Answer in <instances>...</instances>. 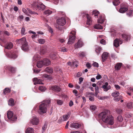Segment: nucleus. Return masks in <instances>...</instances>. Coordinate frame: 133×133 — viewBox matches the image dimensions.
Segmentation results:
<instances>
[{"mask_svg": "<svg viewBox=\"0 0 133 133\" xmlns=\"http://www.w3.org/2000/svg\"><path fill=\"white\" fill-rule=\"evenodd\" d=\"M7 116L8 118L12 121H15L17 119V117L14 115L13 112L10 111H9L7 113Z\"/></svg>", "mask_w": 133, "mask_h": 133, "instance_id": "obj_5", "label": "nucleus"}, {"mask_svg": "<svg viewBox=\"0 0 133 133\" xmlns=\"http://www.w3.org/2000/svg\"><path fill=\"white\" fill-rule=\"evenodd\" d=\"M9 70L12 73H14L16 71V69L12 67H10V68Z\"/></svg>", "mask_w": 133, "mask_h": 133, "instance_id": "obj_46", "label": "nucleus"}, {"mask_svg": "<svg viewBox=\"0 0 133 133\" xmlns=\"http://www.w3.org/2000/svg\"><path fill=\"white\" fill-rule=\"evenodd\" d=\"M122 65L121 63H117L115 66V68L116 70H119L121 68Z\"/></svg>", "mask_w": 133, "mask_h": 133, "instance_id": "obj_28", "label": "nucleus"}, {"mask_svg": "<svg viewBox=\"0 0 133 133\" xmlns=\"http://www.w3.org/2000/svg\"><path fill=\"white\" fill-rule=\"evenodd\" d=\"M47 128V125L46 124H44V126L42 127V132L43 133L44 131Z\"/></svg>", "mask_w": 133, "mask_h": 133, "instance_id": "obj_44", "label": "nucleus"}, {"mask_svg": "<svg viewBox=\"0 0 133 133\" xmlns=\"http://www.w3.org/2000/svg\"><path fill=\"white\" fill-rule=\"evenodd\" d=\"M108 83L106 82L105 84L102 86V88L103 89L104 91H107L108 90L107 86L108 85Z\"/></svg>", "mask_w": 133, "mask_h": 133, "instance_id": "obj_27", "label": "nucleus"}, {"mask_svg": "<svg viewBox=\"0 0 133 133\" xmlns=\"http://www.w3.org/2000/svg\"><path fill=\"white\" fill-rule=\"evenodd\" d=\"M4 34L5 35L8 36L10 35L9 33L7 31H5L4 32Z\"/></svg>", "mask_w": 133, "mask_h": 133, "instance_id": "obj_60", "label": "nucleus"}, {"mask_svg": "<svg viewBox=\"0 0 133 133\" xmlns=\"http://www.w3.org/2000/svg\"><path fill=\"white\" fill-rule=\"evenodd\" d=\"M21 35H25L26 34L25 29L24 27H23L21 29Z\"/></svg>", "mask_w": 133, "mask_h": 133, "instance_id": "obj_41", "label": "nucleus"}, {"mask_svg": "<svg viewBox=\"0 0 133 133\" xmlns=\"http://www.w3.org/2000/svg\"><path fill=\"white\" fill-rule=\"evenodd\" d=\"M50 57L52 59H54L56 58V54L54 53H51L50 55Z\"/></svg>", "mask_w": 133, "mask_h": 133, "instance_id": "obj_30", "label": "nucleus"}, {"mask_svg": "<svg viewBox=\"0 0 133 133\" xmlns=\"http://www.w3.org/2000/svg\"><path fill=\"white\" fill-rule=\"evenodd\" d=\"M57 104L59 105H61L63 103V101L59 99H57L56 100Z\"/></svg>", "mask_w": 133, "mask_h": 133, "instance_id": "obj_43", "label": "nucleus"}, {"mask_svg": "<svg viewBox=\"0 0 133 133\" xmlns=\"http://www.w3.org/2000/svg\"><path fill=\"white\" fill-rule=\"evenodd\" d=\"M26 9H27L26 10L25 8H23L22 9L23 12L26 14L28 15V12L30 14H37L38 15V14L37 13L32 11L30 9L28 8H27Z\"/></svg>", "mask_w": 133, "mask_h": 133, "instance_id": "obj_8", "label": "nucleus"}, {"mask_svg": "<svg viewBox=\"0 0 133 133\" xmlns=\"http://www.w3.org/2000/svg\"><path fill=\"white\" fill-rule=\"evenodd\" d=\"M43 65H44L43 61H39L37 62V66L38 68H41Z\"/></svg>", "mask_w": 133, "mask_h": 133, "instance_id": "obj_21", "label": "nucleus"}, {"mask_svg": "<svg viewBox=\"0 0 133 133\" xmlns=\"http://www.w3.org/2000/svg\"><path fill=\"white\" fill-rule=\"evenodd\" d=\"M16 42V43L18 44L22 45L21 48L23 50L26 51L28 50L29 47L25 38L23 37L21 39H17Z\"/></svg>", "mask_w": 133, "mask_h": 133, "instance_id": "obj_2", "label": "nucleus"}, {"mask_svg": "<svg viewBox=\"0 0 133 133\" xmlns=\"http://www.w3.org/2000/svg\"><path fill=\"white\" fill-rule=\"evenodd\" d=\"M40 71V70L37 69H34V72L36 73H38Z\"/></svg>", "mask_w": 133, "mask_h": 133, "instance_id": "obj_64", "label": "nucleus"}, {"mask_svg": "<svg viewBox=\"0 0 133 133\" xmlns=\"http://www.w3.org/2000/svg\"><path fill=\"white\" fill-rule=\"evenodd\" d=\"M50 102V100L45 101L44 103L41 104L39 106L38 112L40 114H43L46 113L47 111V105Z\"/></svg>", "mask_w": 133, "mask_h": 133, "instance_id": "obj_1", "label": "nucleus"}, {"mask_svg": "<svg viewBox=\"0 0 133 133\" xmlns=\"http://www.w3.org/2000/svg\"><path fill=\"white\" fill-rule=\"evenodd\" d=\"M99 12L96 10H95L93 11V14L94 15V16H98V15L99 14Z\"/></svg>", "mask_w": 133, "mask_h": 133, "instance_id": "obj_48", "label": "nucleus"}, {"mask_svg": "<svg viewBox=\"0 0 133 133\" xmlns=\"http://www.w3.org/2000/svg\"><path fill=\"white\" fill-rule=\"evenodd\" d=\"M39 89L41 91L44 92L46 90V88L44 87L40 86L39 87Z\"/></svg>", "mask_w": 133, "mask_h": 133, "instance_id": "obj_39", "label": "nucleus"}, {"mask_svg": "<svg viewBox=\"0 0 133 133\" xmlns=\"http://www.w3.org/2000/svg\"><path fill=\"white\" fill-rule=\"evenodd\" d=\"M33 81L35 82L34 83V84L35 85L38 84H43V83L42 82V81L40 79H38L36 78H34L33 79Z\"/></svg>", "mask_w": 133, "mask_h": 133, "instance_id": "obj_16", "label": "nucleus"}, {"mask_svg": "<svg viewBox=\"0 0 133 133\" xmlns=\"http://www.w3.org/2000/svg\"><path fill=\"white\" fill-rule=\"evenodd\" d=\"M30 122L33 125H37L39 122V120L36 116H34L33 117Z\"/></svg>", "mask_w": 133, "mask_h": 133, "instance_id": "obj_11", "label": "nucleus"}, {"mask_svg": "<svg viewBox=\"0 0 133 133\" xmlns=\"http://www.w3.org/2000/svg\"><path fill=\"white\" fill-rule=\"evenodd\" d=\"M7 56L8 57L13 59H15L17 57V55L14 54H11V53L9 54H7Z\"/></svg>", "mask_w": 133, "mask_h": 133, "instance_id": "obj_22", "label": "nucleus"}, {"mask_svg": "<svg viewBox=\"0 0 133 133\" xmlns=\"http://www.w3.org/2000/svg\"><path fill=\"white\" fill-rule=\"evenodd\" d=\"M43 61L44 65L48 66L51 64L50 61L48 59H45Z\"/></svg>", "mask_w": 133, "mask_h": 133, "instance_id": "obj_20", "label": "nucleus"}, {"mask_svg": "<svg viewBox=\"0 0 133 133\" xmlns=\"http://www.w3.org/2000/svg\"><path fill=\"white\" fill-rule=\"evenodd\" d=\"M70 116V115L68 114L63 115V121H66L69 118Z\"/></svg>", "mask_w": 133, "mask_h": 133, "instance_id": "obj_32", "label": "nucleus"}, {"mask_svg": "<svg viewBox=\"0 0 133 133\" xmlns=\"http://www.w3.org/2000/svg\"><path fill=\"white\" fill-rule=\"evenodd\" d=\"M33 5L35 9H36V10L37 8L40 10H43L45 7V6L42 3L39 1L37 2V4L34 3L33 4Z\"/></svg>", "mask_w": 133, "mask_h": 133, "instance_id": "obj_4", "label": "nucleus"}, {"mask_svg": "<svg viewBox=\"0 0 133 133\" xmlns=\"http://www.w3.org/2000/svg\"><path fill=\"white\" fill-rule=\"evenodd\" d=\"M128 8L126 3L124 4H122L121 5V8L119 10V12L121 13H123L127 11Z\"/></svg>", "mask_w": 133, "mask_h": 133, "instance_id": "obj_7", "label": "nucleus"}, {"mask_svg": "<svg viewBox=\"0 0 133 133\" xmlns=\"http://www.w3.org/2000/svg\"><path fill=\"white\" fill-rule=\"evenodd\" d=\"M119 98H116L114 99L115 101H118L120 100L121 99H122V97L121 96H119Z\"/></svg>", "mask_w": 133, "mask_h": 133, "instance_id": "obj_55", "label": "nucleus"}, {"mask_svg": "<svg viewBox=\"0 0 133 133\" xmlns=\"http://www.w3.org/2000/svg\"><path fill=\"white\" fill-rule=\"evenodd\" d=\"M117 119L119 121L121 122L123 120L122 117L121 115H119L117 117Z\"/></svg>", "mask_w": 133, "mask_h": 133, "instance_id": "obj_50", "label": "nucleus"}, {"mask_svg": "<svg viewBox=\"0 0 133 133\" xmlns=\"http://www.w3.org/2000/svg\"><path fill=\"white\" fill-rule=\"evenodd\" d=\"M108 53L106 52H103L102 55V61L103 62H104L105 60L107 58L108 56Z\"/></svg>", "mask_w": 133, "mask_h": 133, "instance_id": "obj_18", "label": "nucleus"}, {"mask_svg": "<svg viewBox=\"0 0 133 133\" xmlns=\"http://www.w3.org/2000/svg\"><path fill=\"white\" fill-rule=\"evenodd\" d=\"M34 130L32 128H28L26 130V133H34Z\"/></svg>", "mask_w": 133, "mask_h": 133, "instance_id": "obj_26", "label": "nucleus"}, {"mask_svg": "<svg viewBox=\"0 0 133 133\" xmlns=\"http://www.w3.org/2000/svg\"><path fill=\"white\" fill-rule=\"evenodd\" d=\"M107 122L110 125H112L114 123V119L111 116L109 115V117L107 119Z\"/></svg>", "mask_w": 133, "mask_h": 133, "instance_id": "obj_13", "label": "nucleus"}, {"mask_svg": "<svg viewBox=\"0 0 133 133\" xmlns=\"http://www.w3.org/2000/svg\"><path fill=\"white\" fill-rule=\"evenodd\" d=\"M51 90L56 92H59L61 90V88L58 86L54 85L52 86L50 88Z\"/></svg>", "mask_w": 133, "mask_h": 133, "instance_id": "obj_14", "label": "nucleus"}, {"mask_svg": "<svg viewBox=\"0 0 133 133\" xmlns=\"http://www.w3.org/2000/svg\"><path fill=\"white\" fill-rule=\"evenodd\" d=\"M95 67H98L99 66L98 64L96 62H94L92 64Z\"/></svg>", "mask_w": 133, "mask_h": 133, "instance_id": "obj_53", "label": "nucleus"}, {"mask_svg": "<svg viewBox=\"0 0 133 133\" xmlns=\"http://www.w3.org/2000/svg\"><path fill=\"white\" fill-rule=\"evenodd\" d=\"M119 95V93L115 91L113 92L112 94V96L115 97H117Z\"/></svg>", "mask_w": 133, "mask_h": 133, "instance_id": "obj_33", "label": "nucleus"}, {"mask_svg": "<svg viewBox=\"0 0 133 133\" xmlns=\"http://www.w3.org/2000/svg\"><path fill=\"white\" fill-rule=\"evenodd\" d=\"M86 65L87 67L88 68H90L91 67L90 64L89 63H87Z\"/></svg>", "mask_w": 133, "mask_h": 133, "instance_id": "obj_62", "label": "nucleus"}, {"mask_svg": "<svg viewBox=\"0 0 133 133\" xmlns=\"http://www.w3.org/2000/svg\"><path fill=\"white\" fill-rule=\"evenodd\" d=\"M104 19L101 18L98 20V22L100 23H103L104 22Z\"/></svg>", "mask_w": 133, "mask_h": 133, "instance_id": "obj_52", "label": "nucleus"}, {"mask_svg": "<svg viewBox=\"0 0 133 133\" xmlns=\"http://www.w3.org/2000/svg\"><path fill=\"white\" fill-rule=\"evenodd\" d=\"M100 43L103 45H105V41L104 39H102L100 41Z\"/></svg>", "mask_w": 133, "mask_h": 133, "instance_id": "obj_56", "label": "nucleus"}, {"mask_svg": "<svg viewBox=\"0 0 133 133\" xmlns=\"http://www.w3.org/2000/svg\"><path fill=\"white\" fill-rule=\"evenodd\" d=\"M38 42L40 44H43L45 42L44 39H39L38 40Z\"/></svg>", "mask_w": 133, "mask_h": 133, "instance_id": "obj_37", "label": "nucleus"}, {"mask_svg": "<svg viewBox=\"0 0 133 133\" xmlns=\"http://www.w3.org/2000/svg\"><path fill=\"white\" fill-rule=\"evenodd\" d=\"M76 62H73L72 63H71L70 62H69L68 63V65H70V66H74V63H76Z\"/></svg>", "mask_w": 133, "mask_h": 133, "instance_id": "obj_51", "label": "nucleus"}, {"mask_svg": "<svg viewBox=\"0 0 133 133\" xmlns=\"http://www.w3.org/2000/svg\"><path fill=\"white\" fill-rule=\"evenodd\" d=\"M119 3V0H115L113 2V4L115 6L118 5Z\"/></svg>", "mask_w": 133, "mask_h": 133, "instance_id": "obj_42", "label": "nucleus"}, {"mask_svg": "<svg viewBox=\"0 0 133 133\" xmlns=\"http://www.w3.org/2000/svg\"><path fill=\"white\" fill-rule=\"evenodd\" d=\"M95 96L96 97L97 96V95L99 93V91L98 87H96L95 89Z\"/></svg>", "mask_w": 133, "mask_h": 133, "instance_id": "obj_35", "label": "nucleus"}, {"mask_svg": "<svg viewBox=\"0 0 133 133\" xmlns=\"http://www.w3.org/2000/svg\"><path fill=\"white\" fill-rule=\"evenodd\" d=\"M52 11H51L49 10H48L44 12V14L45 15H49L51 14L52 13Z\"/></svg>", "mask_w": 133, "mask_h": 133, "instance_id": "obj_38", "label": "nucleus"}, {"mask_svg": "<svg viewBox=\"0 0 133 133\" xmlns=\"http://www.w3.org/2000/svg\"><path fill=\"white\" fill-rule=\"evenodd\" d=\"M89 99L90 101H94V99L93 97L90 96L89 97Z\"/></svg>", "mask_w": 133, "mask_h": 133, "instance_id": "obj_61", "label": "nucleus"}, {"mask_svg": "<svg viewBox=\"0 0 133 133\" xmlns=\"http://www.w3.org/2000/svg\"><path fill=\"white\" fill-rule=\"evenodd\" d=\"M10 90L9 88H6L3 90V93L4 94H6L7 93L10 92Z\"/></svg>", "mask_w": 133, "mask_h": 133, "instance_id": "obj_36", "label": "nucleus"}, {"mask_svg": "<svg viewBox=\"0 0 133 133\" xmlns=\"http://www.w3.org/2000/svg\"><path fill=\"white\" fill-rule=\"evenodd\" d=\"M83 45V43L81 39H79L77 43L75 45V47L76 49H78L81 47Z\"/></svg>", "mask_w": 133, "mask_h": 133, "instance_id": "obj_12", "label": "nucleus"}, {"mask_svg": "<svg viewBox=\"0 0 133 133\" xmlns=\"http://www.w3.org/2000/svg\"><path fill=\"white\" fill-rule=\"evenodd\" d=\"M13 44L11 43H7L5 46V48L7 49H11L13 47Z\"/></svg>", "mask_w": 133, "mask_h": 133, "instance_id": "obj_23", "label": "nucleus"}, {"mask_svg": "<svg viewBox=\"0 0 133 133\" xmlns=\"http://www.w3.org/2000/svg\"><path fill=\"white\" fill-rule=\"evenodd\" d=\"M70 34H72V35L70 36L68 43L70 44H71L74 42L75 40L76 37L75 35L76 32L75 31H72L70 32Z\"/></svg>", "mask_w": 133, "mask_h": 133, "instance_id": "obj_6", "label": "nucleus"}, {"mask_svg": "<svg viewBox=\"0 0 133 133\" xmlns=\"http://www.w3.org/2000/svg\"><path fill=\"white\" fill-rule=\"evenodd\" d=\"M57 24L63 26L65 23V21L63 17L58 19L57 21Z\"/></svg>", "mask_w": 133, "mask_h": 133, "instance_id": "obj_9", "label": "nucleus"}, {"mask_svg": "<svg viewBox=\"0 0 133 133\" xmlns=\"http://www.w3.org/2000/svg\"><path fill=\"white\" fill-rule=\"evenodd\" d=\"M47 49L46 48L42 47L41 48L40 52L42 54H44L47 52Z\"/></svg>", "mask_w": 133, "mask_h": 133, "instance_id": "obj_29", "label": "nucleus"}, {"mask_svg": "<svg viewBox=\"0 0 133 133\" xmlns=\"http://www.w3.org/2000/svg\"><path fill=\"white\" fill-rule=\"evenodd\" d=\"M90 108L91 110L94 111L96 108V107L95 105H92L90 106Z\"/></svg>", "mask_w": 133, "mask_h": 133, "instance_id": "obj_45", "label": "nucleus"}, {"mask_svg": "<svg viewBox=\"0 0 133 133\" xmlns=\"http://www.w3.org/2000/svg\"><path fill=\"white\" fill-rule=\"evenodd\" d=\"M117 112L119 114H121L122 112V110L121 109H118L117 110Z\"/></svg>", "mask_w": 133, "mask_h": 133, "instance_id": "obj_59", "label": "nucleus"}, {"mask_svg": "<svg viewBox=\"0 0 133 133\" xmlns=\"http://www.w3.org/2000/svg\"><path fill=\"white\" fill-rule=\"evenodd\" d=\"M122 37L123 39L126 40L128 41L130 39V36L129 35L124 34L122 35Z\"/></svg>", "mask_w": 133, "mask_h": 133, "instance_id": "obj_17", "label": "nucleus"}, {"mask_svg": "<svg viewBox=\"0 0 133 133\" xmlns=\"http://www.w3.org/2000/svg\"><path fill=\"white\" fill-rule=\"evenodd\" d=\"M95 29H102V26L99 24L95 25L94 26Z\"/></svg>", "mask_w": 133, "mask_h": 133, "instance_id": "obj_34", "label": "nucleus"}, {"mask_svg": "<svg viewBox=\"0 0 133 133\" xmlns=\"http://www.w3.org/2000/svg\"><path fill=\"white\" fill-rule=\"evenodd\" d=\"M81 126V124L78 123H73L70 125V127L75 128H78Z\"/></svg>", "mask_w": 133, "mask_h": 133, "instance_id": "obj_15", "label": "nucleus"}, {"mask_svg": "<svg viewBox=\"0 0 133 133\" xmlns=\"http://www.w3.org/2000/svg\"><path fill=\"white\" fill-rule=\"evenodd\" d=\"M102 50V48L101 47L97 46L95 49V51L98 55L100 54L101 51Z\"/></svg>", "mask_w": 133, "mask_h": 133, "instance_id": "obj_19", "label": "nucleus"}, {"mask_svg": "<svg viewBox=\"0 0 133 133\" xmlns=\"http://www.w3.org/2000/svg\"><path fill=\"white\" fill-rule=\"evenodd\" d=\"M38 55L37 54H36L33 57V60L34 61L36 60H37L36 59H38Z\"/></svg>", "mask_w": 133, "mask_h": 133, "instance_id": "obj_54", "label": "nucleus"}, {"mask_svg": "<svg viewBox=\"0 0 133 133\" xmlns=\"http://www.w3.org/2000/svg\"><path fill=\"white\" fill-rule=\"evenodd\" d=\"M122 43V41L120 39L116 38L114 41V46L116 48L119 46V44H121Z\"/></svg>", "mask_w": 133, "mask_h": 133, "instance_id": "obj_10", "label": "nucleus"}, {"mask_svg": "<svg viewBox=\"0 0 133 133\" xmlns=\"http://www.w3.org/2000/svg\"><path fill=\"white\" fill-rule=\"evenodd\" d=\"M115 87L117 90H118L120 89V87L118 85H114Z\"/></svg>", "mask_w": 133, "mask_h": 133, "instance_id": "obj_58", "label": "nucleus"}, {"mask_svg": "<svg viewBox=\"0 0 133 133\" xmlns=\"http://www.w3.org/2000/svg\"><path fill=\"white\" fill-rule=\"evenodd\" d=\"M127 106V107L129 109H131L132 108V103L131 102H130L128 103Z\"/></svg>", "mask_w": 133, "mask_h": 133, "instance_id": "obj_40", "label": "nucleus"}, {"mask_svg": "<svg viewBox=\"0 0 133 133\" xmlns=\"http://www.w3.org/2000/svg\"><path fill=\"white\" fill-rule=\"evenodd\" d=\"M110 112L108 110H107L104 112H102L99 114V116L101 118L102 121L106 123L107 119L109 117Z\"/></svg>", "mask_w": 133, "mask_h": 133, "instance_id": "obj_3", "label": "nucleus"}, {"mask_svg": "<svg viewBox=\"0 0 133 133\" xmlns=\"http://www.w3.org/2000/svg\"><path fill=\"white\" fill-rule=\"evenodd\" d=\"M127 14L128 16H132V10H130L127 13Z\"/></svg>", "mask_w": 133, "mask_h": 133, "instance_id": "obj_47", "label": "nucleus"}, {"mask_svg": "<svg viewBox=\"0 0 133 133\" xmlns=\"http://www.w3.org/2000/svg\"><path fill=\"white\" fill-rule=\"evenodd\" d=\"M60 50L64 52L67 51V50L66 48L64 47H62L60 48Z\"/></svg>", "mask_w": 133, "mask_h": 133, "instance_id": "obj_49", "label": "nucleus"}, {"mask_svg": "<svg viewBox=\"0 0 133 133\" xmlns=\"http://www.w3.org/2000/svg\"><path fill=\"white\" fill-rule=\"evenodd\" d=\"M86 16L87 18V24L90 25L91 23V18L88 14H87Z\"/></svg>", "mask_w": 133, "mask_h": 133, "instance_id": "obj_24", "label": "nucleus"}, {"mask_svg": "<svg viewBox=\"0 0 133 133\" xmlns=\"http://www.w3.org/2000/svg\"><path fill=\"white\" fill-rule=\"evenodd\" d=\"M8 104L10 106L14 105V103L13 99L12 98H11L8 101Z\"/></svg>", "mask_w": 133, "mask_h": 133, "instance_id": "obj_31", "label": "nucleus"}, {"mask_svg": "<svg viewBox=\"0 0 133 133\" xmlns=\"http://www.w3.org/2000/svg\"><path fill=\"white\" fill-rule=\"evenodd\" d=\"M45 71L47 73H52L53 72V70L52 68L49 67H47L45 69Z\"/></svg>", "mask_w": 133, "mask_h": 133, "instance_id": "obj_25", "label": "nucleus"}, {"mask_svg": "<svg viewBox=\"0 0 133 133\" xmlns=\"http://www.w3.org/2000/svg\"><path fill=\"white\" fill-rule=\"evenodd\" d=\"M73 92L75 94V95L76 96H78L77 94L78 91L77 90H74L73 91Z\"/></svg>", "mask_w": 133, "mask_h": 133, "instance_id": "obj_63", "label": "nucleus"}, {"mask_svg": "<svg viewBox=\"0 0 133 133\" xmlns=\"http://www.w3.org/2000/svg\"><path fill=\"white\" fill-rule=\"evenodd\" d=\"M101 78V76L99 74H98L97 75L96 77V79L97 80Z\"/></svg>", "mask_w": 133, "mask_h": 133, "instance_id": "obj_57", "label": "nucleus"}]
</instances>
